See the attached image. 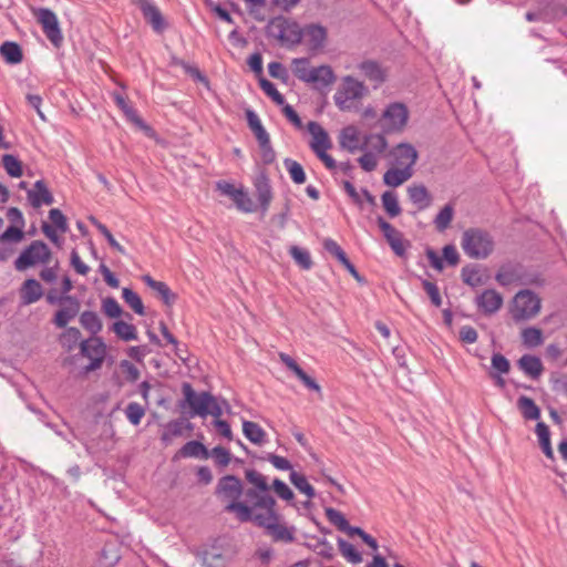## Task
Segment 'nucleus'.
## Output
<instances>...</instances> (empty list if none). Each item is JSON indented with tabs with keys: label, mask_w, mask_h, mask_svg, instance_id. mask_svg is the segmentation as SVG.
I'll return each instance as SVG.
<instances>
[{
	"label": "nucleus",
	"mask_w": 567,
	"mask_h": 567,
	"mask_svg": "<svg viewBox=\"0 0 567 567\" xmlns=\"http://www.w3.org/2000/svg\"><path fill=\"white\" fill-rule=\"evenodd\" d=\"M216 495L228 501L225 506L227 513L235 514L236 518L241 523H247L254 514V507L250 503L239 501L243 495V484L235 475H226L219 478L216 486Z\"/></svg>",
	"instance_id": "obj_1"
},
{
	"label": "nucleus",
	"mask_w": 567,
	"mask_h": 567,
	"mask_svg": "<svg viewBox=\"0 0 567 567\" xmlns=\"http://www.w3.org/2000/svg\"><path fill=\"white\" fill-rule=\"evenodd\" d=\"M276 506L266 507L251 514L248 520L258 527L266 529L267 534L275 540L281 543H292L295 540V527H289L280 520Z\"/></svg>",
	"instance_id": "obj_2"
},
{
	"label": "nucleus",
	"mask_w": 567,
	"mask_h": 567,
	"mask_svg": "<svg viewBox=\"0 0 567 567\" xmlns=\"http://www.w3.org/2000/svg\"><path fill=\"white\" fill-rule=\"evenodd\" d=\"M182 392L184 401L179 403V406L184 408L187 404L190 408V416L206 417L207 415H213L214 417H219L223 414L221 406L209 392L196 393L188 382L183 383Z\"/></svg>",
	"instance_id": "obj_3"
},
{
	"label": "nucleus",
	"mask_w": 567,
	"mask_h": 567,
	"mask_svg": "<svg viewBox=\"0 0 567 567\" xmlns=\"http://www.w3.org/2000/svg\"><path fill=\"white\" fill-rule=\"evenodd\" d=\"M245 477L252 485L245 491V497L254 507V512L276 506V499L270 494V486L265 475L256 470H246Z\"/></svg>",
	"instance_id": "obj_4"
},
{
	"label": "nucleus",
	"mask_w": 567,
	"mask_h": 567,
	"mask_svg": "<svg viewBox=\"0 0 567 567\" xmlns=\"http://www.w3.org/2000/svg\"><path fill=\"white\" fill-rule=\"evenodd\" d=\"M492 235L482 228H468L461 238V247L464 254L472 259H485L494 250Z\"/></svg>",
	"instance_id": "obj_5"
},
{
	"label": "nucleus",
	"mask_w": 567,
	"mask_h": 567,
	"mask_svg": "<svg viewBox=\"0 0 567 567\" xmlns=\"http://www.w3.org/2000/svg\"><path fill=\"white\" fill-rule=\"evenodd\" d=\"M266 33L286 47L297 45L302 40V28L299 23L282 16L269 20Z\"/></svg>",
	"instance_id": "obj_6"
},
{
	"label": "nucleus",
	"mask_w": 567,
	"mask_h": 567,
	"mask_svg": "<svg viewBox=\"0 0 567 567\" xmlns=\"http://www.w3.org/2000/svg\"><path fill=\"white\" fill-rule=\"evenodd\" d=\"M369 94V89L363 82L347 75L342 79L340 86L334 93V103L341 111H351L355 101H359Z\"/></svg>",
	"instance_id": "obj_7"
},
{
	"label": "nucleus",
	"mask_w": 567,
	"mask_h": 567,
	"mask_svg": "<svg viewBox=\"0 0 567 567\" xmlns=\"http://www.w3.org/2000/svg\"><path fill=\"white\" fill-rule=\"evenodd\" d=\"M307 127L312 137L309 144L310 148L328 169H334L337 167V163L327 153V151L332 146L328 133L319 123L313 121L309 122Z\"/></svg>",
	"instance_id": "obj_8"
},
{
	"label": "nucleus",
	"mask_w": 567,
	"mask_h": 567,
	"mask_svg": "<svg viewBox=\"0 0 567 567\" xmlns=\"http://www.w3.org/2000/svg\"><path fill=\"white\" fill-rule=\"evenodd\" d=\"M540 311V299L528 289L518 291L512 302L511 315L515 321L534 318Z\"/></svg>",
	"instance_id": "obj_9"
},
{
	"label": "nucleus",
	"mask_w": 567,
	"mask_h": 567,
	"mask_svg": "<svg viewBox=\"0 0 567 567\" xmlns=\"http://www.w3.org/2000/svg\"><path fill=\"white\" fill-rule=\"evenodd\" d=\"M409 120L408 107L400 102L390 103L383 111L379 123L384 133L400 132Z\"/></svg>",
	"instance_id": "obj_10"
},
{
	"label": "nucleus",
	"mask_w": 567,
	"mask_h": 567,
	"mask_svg": "<svg viewBox=\"0 0 567 567\" xmlns=\"http://www.w3.org/2000/svg\"><path fill=\"white\" fill-rule=\"evenodd\" d=\"M51 258V251L47 244L40 240L31 243L14 261L17 270L22 271L37 264H48Z\"/></svg>",
	"instance_id": "obj_11"
},
{
	"label": "nucleus",
	"mask_w": 567,
	"mask_h": 567,
	"mask_svg": "<svg viewBox=\"0 0 567 567\" xmlns=\"http://www.w3.org/2000/svg\"><path fill=\"white\" fill-rule=\"evenodd\" d=\"M80 353L90 360L84 368L86 373L99 370L106 357V344L99 337H91L80 342Z\"/></svg>",
	"instance_id": "obj_12"
},
{
	"label": "nucleus",
	"mask_w": 567,
	"mask_h": 567,
	"mask_svg": "<svg viewBox=\"0 0 567 567\" xmlns=\"http://www.w3.org/2000/svg\"><path fill=\"white\" fill-rule=\"evenodd\" d=\"M37 19L42 27L43 33L50 42L59 47L63 40L56 14L47 8H41L37 11Z\"/></svg>",
	"instance_id": "obj_13"
},
{
	"label": "nucleus",
	"mask_w": 567,
	"mask_h": 567,
	"mask_svg": "<svg viewBox=\"0 0 567 567\" xmlns=\"http://www.w3.org/2000/svg\"><path fill=\"white\" fill-rule=\"evenodd\" d=\"M61 308L55 312L53 323L58 328H65L66 324L73 320L80 311V301L70 295L61 296Z\"/></svg>",
	"instance_id": "obj_14"
},
{
	"label": "nucleus",
	"mask_w": 567,
	"mask_h": 567,
	"mask_svg": "<svg viewBox=\"0 0 567 567\" xmlns=\"http://www.w3.org/2000/svg\"><path fill=\"white\" fill-rule=\"evenodd\" d=\"M358 69L372 83L373 89L380 87L386 81L388 70L377 61H363L358 65Z\"/></svg>",
	"instance_id": "obj_15"
},
{
	"label": "nucleus",
	"mask_w": 567,
	"mask_h": 567,
	"mask_svg": "<svg viewBox=\"0 0 567 567\" xmlns=\"http://www.w3.org/2000/svg\"><path fill=\"white\" fill-rule=\"evenodd\" d=\"M378 226L381 229L388 244L395 252V255L402 257L405 254V246L402 238V234L388 223L383 217L378 218Z\"/></svg>",
	"instance_id": "obj_16"
},
{
	"label": "nucleus",
	"mask_w": 567,
	"mask_h": 567,
	"mask_svg": "<svg viewBox=\"0 0 567 567\" xmlns=\"http://www.w3.org/2000/svg\"><path fill=\"white\" fill-rule=\"evenodd\" d=\"M392 156L394 164L400 168H409L413 171V166L417 159L416 150L410 144H399L393 151Z\"/></svg>",
	"instance_id": "obj_17"
},
{
	"label": "nucleus",
	"mask_w": 567,
	"mask_h": 567,
	"mask_svg": "<svg viewBox=\"0 0 567 567\" xmlns=\"http://www.w3.org/2000/svg\"><path fill=\"white\" fill-rule=\"evenodd\" d=\"M302 39L311 50L321 49L327 40V29L317 23L307 24L302 28Z\"/></svg>",
	"instance_id": "obj_18"
},
{
	"label": "nucleus",
	"mask_w": 567,
	"mask_h": 567,
	"mask_svg": "<svg viewBox=\"0 0 567 567\" xmlns=\"http://www.w3.org/2000/svg\"><path fill=\"white\" fill-rule=\"evenodd\" d=\"M28 200L32 207L39 208L42 205L53 204L54 197L43 181H37L33 187L28 190Z\"/></svg>",
	"instance_id": "obj_19"
},
{
	"label": "nucleus",
	"mask_w": 567,
	"mask_h": 567,
	"mask_svg": "<svg viewBox=\"0 0 567 567\" xmlns=\"http://www.w3.org/2000/svg\"><path fill=\"white\" fill-rule=\"evenodd\" d=\"M477 307L486 315L498 311L503 305V297L494 289L483 291L476 298Z\"/></svg>",
	"instance_id": "obj_20"
},
{
	"label": "nucleus",
	"mask_w": 567,
	"mask_h": 567,
	"mask_svg": "<svg viewBox=\"0 0 567 567\" xmlns=\"http://www.w3.org/2000/svg\"><path fill=\"white\" fill-rule=\"evenodd\" d=\"M192 431L193 424L184 419H177L169 421L165 426L161 434V441L168 445L172 443L174 437L182 436L184 431Z\"/></svg>",
	"instance_id": "obj_21"
},
{
	"label": "nucleus",
	"mask_w": 567,
	"mask_h": 567,
	"mask_svg": "<svg viewBox=\"0 0 567 567\" xmlns=\"http://www.w3.org/2000/svg\"><path fill=\"white\" fill-rule=\"evenodd\" d=\"M334 81L336 75L332 69L329 65H320L312 68L306 83L312 84L316 89H322L331 85Z\"/></svg>",
	"instance_id": "obj_22"
},
{
	"label": "nucleus",
	"mask_w": 567,
	"mask_h": 567,
	"mask_svg": "<svg viewBox=\"0 0 567 567\" xmlns=\"http://www.w3.org/2000/svg\"><path fill=\"white\" fill-rule=\"evenodd\" d=\"M141 11L147 22H150L153 29L161 32L164 29V19L161 11L148 0H137Z\"/></svg>",
	"instance_id": "obj_23"
},
{
	"label": "nucleus",
	"mask_w": 567,
	"mask_h": 567,
	"mask_svg": "<svg viewBox=\"0 0 567 567\" xmlns=\"http://www.w3.org/2000/svg\"><path fill=\"white\" fill-rule=\"evenodd\" d=\"M42 296V286L35 279H27L20 289L21 302L24 306L37 302Z\"/></svg>",
	"instance_id": "obj_24"
},
{
	"label": "nucleus",
	"mask_w": 567,
	"mask_h": 567,
	"mask_svg": "<svg viewBox=\"0 0 567 567\" xmlns=\"http://www.w3.org/2000/svg\"><path fill=\"white\" fill-rule=\"evenodd\" d=\"M142 280L147 287H150L151 289L158 293V296L162 298L165 305L171 306L176 301L177 296L174 292H172V290L165 282L157 281L153 279L150 275H144L142 277Z\"/></svg>",
	"instance_id": "obj_25"
},
{
	"label": "nucleus",
	"mask_w": 567,
	"mask_h": 567,
	"mask_svg": "<svg viewBox=\"0 0 567 567\" xmlns=\"http://www.w3.org/2000/svg\"><path fill=\"white\" fill-rule=\"evenodd\" d=\"M518 367L519 369L532 379H538L544 370L542 360L532 354H524L518 360Z\"/></svg>",
	"instance_id": "obj_26"
},
{
	"label": "nucleus",
	"mask_w": 567,
	"mask_h": 567,
	"mask_svg": "<svg viewBox=\"0 0 567 567\" xmlns=\"http://www.w3.org/2000/svg\"><path fill=\"white\" fill-rule=\"evenodd\" d=\"M120 558L121 555L117 543L107 542L100 551L97 563L100 567H113Z\"/></svg>",
	"instance_id": "obj_27"
},
{
	"label": "nucleus",
	"mask_w": 567,
	"mask_h": 567,
	"mask_svg": "<svg viewBox=\"0 0 567 567\" xmlns=\"http://www.w3.org/2000/svg\"><path fill=\"white\" fill-rule=\"evenodd\" d=\"M340 144L350 153L361 151L362 143H360V134L358 128L354 126H348L343 128L340 136Z\"/></svg>",
	"instance_id": "obj_28"
},
{
	"label": "nucleus",
	"mask_w": 567,
	"mask_h": 567,
	"mask_svg": "<svg viewBox=\"0 0 567 567\" xmlns=\"http://www.w3.org/2000/svg\"><path fill=\"white\" fill-rule=\"evenodd\" d=\"M243 433L252 444L256 445H262L267 441V434L264 429L252 421L243 422Z\"/></svg>",
	"instance_id": "obj_29"
},
{
	"label": "nucleus",
	"mask_w": 567,
	"mask_h": 567,
	"mask_svg": "<svg viewBox=\"0 0 567 567\" xmlns=\"http://www.w3.org/2000/svg\"><path fill=\"white\" fill-rule=\"evenodd\" d=\"M413 175V171L409 168H390L383 175V182L391 187H398L409 181Z\"/></svg>",
	"instance_id": "obj_30"
},
{
	"label": "nucleus",
	"mask_w": 567,
	"mask_h": 567,
	"mask_svg": "<svg viewBox=\"0 0 567 567\" xmlns=\"http://www.w3.org/2000/svg\"><path fill=\"white\" fill-rule=\"evenodd\" d=\"M246 117L248 126L256 136L258 144H267L270 137L265 127L262 126L258 115L254 111L247 110Z\"/></svg>",
	"instance_id": "obj_31"
},
{
	"label": "nucleus",
	"mask_w": 567,
	"mask_h": 567,
	"mask_svg": "<svg viewBox=\"0 0 567 567\" xmlns=\"http://www.w3.org/2000/svg\"><path fill=\"white\" fill-rule=\"evenodd\" d=\"M411 202L417 205L419 209H425L431 205V195L423 185H414L408 188Z\"/></svg>",
	"instance_id": "obj_32"
},
{
	"label": "nucleus",
	"mask_w": 567,
	"mask_h": 567,
	"mask_svg": "<svg viewBox=\"0 0 567 567\" xmlns=\"http://www.w3.org/2000/svg\"><path fill=\"white\" fill-rule=\"evenodd\" d=\"M388 147L385 137L381 134H368L364 136L361 151H371L374 154H382Z\"/></svg>",
	"instance_id": "obj_33"
},
{
	"label": "nucleus",
	"mask_w": 567,
	"mask_h": 567,
	"mask_svg": "<svg viewBox=\"0 0 567 567\" xmlns=\"http://www.w3.org/2000/svg\"><path fill=\"white\" fill-rule=\"evenodd\" d=\"M517 408L525 420H538L540 417V410L533 399L522 395L517 400Z\"/></svg>",
	"instance_id": "obj_34"
},
{
	"label": "nucleus",
	"mask_w": 567,
	"mask_h": 567,
	"mask_svg": "<svg viewBox=\"0 0 567 567\" xmlns=\"http://www.w3.org/2000/svg\"><path fill=\"white\" fill-rule=\"evenodd\" d=\"M80 323L93 337H95V334H97L103 328L100 317L94 311H83L80 316Z\"/></svg>",
	"instance_id": "obj_35"
},
{
	"label": "nucleus",
	"mask_w": 567,
	"mask_h": 567,
	"mask_svg": "<svg viewBox=\"0 0 567 567\" xmlns=\"http://www.w3.org/2000/svg\"><path fill=\"white\" fill-rule=\"evenodd\" d=\"M535 432L538 437V442H539L542 451L544 452V454L547 457L553 458L554 452H553L551 444H550L549 427L544 422H538L536 424Z\"/></svg>",
	"instance_id": "obj_36"
},
{
	"label": "nucleus",
	"mask_w": 567,
	"mask_h": 567,
	"mask_svg": "<svg viewBox=\"0 0 567 567\" xmlns=\"http://www.w3.org/2000/svg\"><path fill=\"white\" fill-rule=\"evenodd\" d=\"M0 54L7 63L17 64L23 59L22 50L16 42L7 41L0 47Z\"/></svg>",
	"instance_id": "obj_37"
},
{
	"label": "nucleus",
	"mask_w": 567,
	"mask_h": 567,
	"mask_svg": "<svg viewBox=\"0 0 567 567\" xmlns=\"http://www.w3.org/2000/svg\"><path fill=\"white\" fill-rule=\"evenodd\" d=\"M179 454L183 457H200V458H207L209 455L205 445L198 441H189L186 444H184L179 451Z\"/></svg>",
	"instance_id": "obj_38"
},
{
	"label": "nucleus",
	"mask_w": 567,
	"mask_h": 567,
	"mask_svg": "<svg viewBox=\"0 0 567 567\" xmlns=\"http://www.w3.org/2000/svg\"><path fill=\"white\" fill-rule=\"evenodd\" d=\"M113 99H114V102L117 105V107L121 109V111L125 114V116L127 117L128 121H131L137 125L143 124L136 110L131 104H128V102L125 100V97L122 94L115 93L113 95Z\"/></svg>",
	"instance_id": "obj_39"
},
{
	"label": "nucleus",
	"mask_w": 567,
	"mask_h": 567,
	"mask_svg": "<svg viewBox=\"0 0 567 567\" xmlns=\"http://www.w3.org/2000/svg\"><path fill=\"white\" fill-rule=\"evenodd\" d=\"M114 333L124 341H132L137 339V331L135 326L125 321H115L112 326Z\"/></svg>",
	"instance_id": "obj_40"
},
{
	"label": "nucleus",
	"mask_w": 567,
	"mask_h": 567,
	"mask_svg": "<svg viewBox=\"0 0 567 567\" xmlns=\"http://www.w3.org/2000/svg\"><path fill=\"white\" fill-rule=\"evenodd\" d=\"M122 298L125 303L137 315L143 316L145 313L144 305L141 297L130 288H123Z\"/></svg>",
	"instance_id": "obj_41"
},
{
	"label": "nucleus",
	"mask_w": 567,
	"mask_h": 567,
	"mask_svg": "<svg viewBox=\"0 0 567 567\" xmlns=\"http://www.w3.org/2000/svg\"><path fill=\"white\" fill-rule=\"evenodd\" d=\"M290 482L292 485L299 489L301 493L306 494L308 498H312L316 495L315 488L309 484L306 476L296 472L291 471L289 475Z\"/></svg>",
	"instance_id": "obj_42"
},
{
	"label": "nucleus",
	"mask_w": 567,
	"mask_h": 567,
	"mask_svg": "<svg viewBox=\"0 0 567 567\" xmlns=\"http://www.w3.org/2000/svg\"><path fill=\"white\" fill-rule=\"evenodd\" d=\"M289 254L300 268L309 270L312 267L311 256L307 249L298 246H291L289 248Z\"/></svg>",
	"instance_id": "obj_43"
},
{
	"label": "nucleus",
	"mask_w": 567,
	"mask_h": 567,
	"mask_svg": "<svg viewBox=\"0 0 567 567\" xmlns=\"http://www.w3.org/2000/svg\"><path fill=\"white\" fill-rule=\"evenodd\" d=\"M338 549L340 554L352 564H359L362 561L361 554L355 549V547L349 542L339 538L338 539Z\"/></svg>",
	"instance_id": "obj_44"
},
{
	"label": "nucleus",
	"mask_w": 567,
	"mask_h": 567,
	"mask_svg": "<svg viewBox=\"0 0 567 567\" xmlns=\"http://www.w3.org/2000/svg\"><path fill=\"white\" fill-rule=\"evenodd\" d=\"M523 343L528 348H535L544 342L543 332L535 327L526 328L522 331Z\"/></svg>",
	"instance_id": "obj_45"
},
{
	"label": "nucleus",
	"mask_w": 567,
	"mask_h": 567,
	"mask_svg": "<svg viewBox=\"0 0 567 567\" xmlns=\"http://www.w3.org/2000/svg\"><path fill=\"white\" fill-rule=\"evenodd\" d=\"M202 565L204 567H224L225 557L217 548H210L203 553Z\"/></svg>",
	"instance_id": "obj_46"
},
{
	"label": "nucleus",
	"mask_w": 567,
	"mask_h": 567,
	"mask_svg": "<svg viewBox=\"0 0 567 567\" xmlns=\"http://www.w3.org/2000/svg\"><path fill=\"white\" fill-rule=\"evenodd\" d=\"M454 217V207L451 204L445 205L436 215L434 219L435 228L439 231H444L451 224Z\"/></svg>",
	"instance_id": "obj_47"
},
{
	"label": "nucleus",
	"mask_w": 567,
	"mask_h": 567,
	"mask_svg": "<svg viewBox=\"0 0 567 567\" xmlns=\"http://www.w3.org/2000/svg\"><path fill=\"white\" fill-rule=\"evenodd\" d=\"M81 340V331L78 328L70 327L60 337V342L68 351L73 350Z\"/></svg>",
	"instance_id": "obj_48"
},
{
	"label": "nucleus",
	"mask_w": 567,
	"mask_h": 567,
	"mask_svg": "<svg viewBox=\"0 0 567 567\" xmlns=\"http://www.w3.org/2000/svg\"><path fill=\"white\" fill-rule=\"evenodd\" d=\"M382 205L390 217H396L401 214V207L398 202V196L393 192H385L382 195Z\"/></svg>",
	"instance_id": "obj_49"
},
{
	"label": "nucleus",
	"mask_w": 567,
	"mask_h": 567,
	"mask_svg": "<svg viewBox=\"0 0 567 567\" xmlns=\"http://www.w3.org/2000/svg\"><path fill=\"white\" fill-rule=\"evenodd\" d=\"M259 85L264 93L269 96L277 105H284L285 104V97L284 95L276 89L275 84L270 82L269 80L260 76L259 78Z\"/></svg>",
	"instance_id": "obj_50"
},
{
	"label": "nucleus",
	"mask_w": 567,
	"mask_h": 567,
	"mask_svg": "<svg viewBox=\"0 0 567 567\" xmlns=\"http://www.w3.org/2000/svg\"><path fill=\"white\" fill-rule=\"evenodd\" d=\"M125 416L132 425H138L145 415V409L137 402H130L125 410Z\"/></svg>",
	"instance_id": "obj_51"
},
{
	"label": "nucleus",
	"mask_w": 567,
	"mask_h": 567,
	"mask_svg": "<svg viewBox=\"0 0 567 567\" xmlns=\"http://www.w3.org/2000/svg\"><path fill=\"white\" fill-rule=\"evenodd\" d=\"M309 59L298 58L292 60V72L302 82H307L308 76L311 74Z\"/></svg>",
	"instance_id": "obj_52"
},
{
	"label": "nucleus",
	"mask_w": 567,
	"mask_h": 567,
	"mask_svg": "<svg viewBox=\"0 0 567 567\" xmlns=\"http://www.w3.org/2000/svg\"><path fill=\"white\" fill-rule=\"evenodd\" d=\"M284 164L290 175V178L296 184H303L306 182V174L303 167L298 162L290 158H286Z\"/></svg>",
	"instance_id": "obj_53"
},
{
	"label": "nucleus",
	"mask_w": 567,
	"mask_h": 567,
	"mask_svg": "<svg viewBox=\"0 0 567 567\" xmlns=\"http://www.w3.org/2000/svg\"><path fill=\"white\" fill-rule=\"evenodd\" d=\"M2 164L6 169V172L11 177H20L22 175V165L21 162L11 154H6L2 157Z\"/></svg>",
	"instance_id": "obj_54"
},
{
	"label": "nucleus",
	"mask_w": 567,
	"mask_h": 567,
	"mask_svg": "<svg viewBox=\"0 0 567 567\" xmlns=\"http://www.w3.org/2000/svg\"><path fill=\"white\" fill-rule=\"evenodd\" d=\"M462 280L472 288L483 285V278L480 271L474 267H464L462 269Z\"/></svg>",
	"instance_id": "obj_55"
},
{
	"label": "nucleus",
	"mask_w": 567,
	"mask_h": 567,
	"mask_svg": "<svg viewBox=\"0 0 567 567\" xmlns=\"http://www.w3.org/2000/svg\"><path fill=\"white\" fill-rule=\"evenodd\" d=\"M324 513H326V517L328 518V520L332 525H334L339 530L344 532L346 528H348L349 522L347 520V518L344 517V515L341 512H339L332 507H328V508H326Z\"/></svg>",
	"instance_id": "obj_56"
},
{
	"label": "nucleus",
	"mask_w": 567,
	"mask_h": 567,
	"mask_svg": "<svg viewBox=\"0 0 567 567\" xmlns=\"http://www.w3.org/2000/svg\"><path fill=\"white\" fill-rule=\"evenodd\" d=\"M422 287H423L424 291L426 292V295L429 296L432 305L437 308L441 307L442 306V297H441L440 289L436 286V284L424 279V280H422Z\"/></svg>",
	"instance_id": "obj_57"
},
{
	"label": "nucleus",
	"mask_w": 567,
	"mask_h": 567,
	"mask_svg": "<svg viewBox=\"0 0 567 567\" xmlns=\"http://www.w3.org/2000/svg\"><path fill=\"white\" fill-rule=\"evenodd\" d=\"M102 310L110 318H117L122 315L121 306L112 297H107L102 301Z\"/></svg>",
	"instance_id": "obj_58"
},
{
	"label": "nucleus",
	"mask_w": 567,
	"mask_h": 567,
	"mask_svg": "<svg viewBox=\"0 0 567 567\" xmlns=\"http://www.w3.org/2000/svg\"><path fill=\"white\" fill-rule=\"evenodd\" d=\"M363 155L358 158V162L362 169L365 172H372L377 168L378 157L371 151H363Z\"/></svg>",
	"instance_id": "obj_59"
},
{
	"label": "nucleus",
	"mask_w": 567,
	"mask_h": 567,
	"mask_svg": "<svg viewBox=\"0 0 567 567\" xmlns=\"http://www.w3.org/2000/svg\"><path fill=\"white\" fill-rule=\"evenodd\" d=\"M324 249L336 257L340 262L347 260V254L344 250L338 245V243L331 238H327L323 241Z\"/></svg>",
	"instance_id": "obj_60"
},
{
	"label": "nucleus",
	"mask_w": 567,
	"mask_h": 567,
	"mask_svg": "<svg viewBox=\"0 0 567 567\" xmlns=\"http://www.w3.org/2000/svg\"><path fill=\"white\" fill-rule=\"evenodd\" d=\"M49 218L58 230H60L61 233H66V230H68L66 218L60 209L52 208L49 212Z\"/></svg>",
	"instance_id": "obj_61"
},
{
	"label": "nucleus",
	"mask_w": 567,
	"mask_h": 567,
	"mask_svg": "<svg viewBox=\"0 0 567 567\" xmlns=\"http://www.w3.org/2000/svg\"><path fill=\"white\" fill-rule=\"evenodd\" d=\"M23 238L22 227L10 226L0 236L2 243H19Z\"/></svg>",
	"instance_id": "obj_62"
},
{
	"label": "nucleus",
	"mask_w": 567,
	"mask_h": 567,
	"mask_svg": "<svg viewBox=\"0 0 567 567\" xmlns=\"http://www.w3.org/2000/svg\"><path fill=\"white\" fill-rule=\"evenodd\" d=\"M258 200L264 210H266L271 202L272 195L270 186L267 183L257 186Z\"/></svg>",
	"instance_id": "obj_63"
},
{
	"label": "nucleus",
	"mask_w": 567,
	"mask_h": 567,
	"mask_svg": "<svg viewBox=\"0 0 567 567\" xmlns=\"http://www.w3.org/2000/svg\"><path fill=\"white\" fill-rule=\"evenodd\" d=\"M492 367L499 374H506L509 372V361L501 353H494L492 355Z\"/></svg>",
	"instance_id": "obj_64"
}]
</instances>
